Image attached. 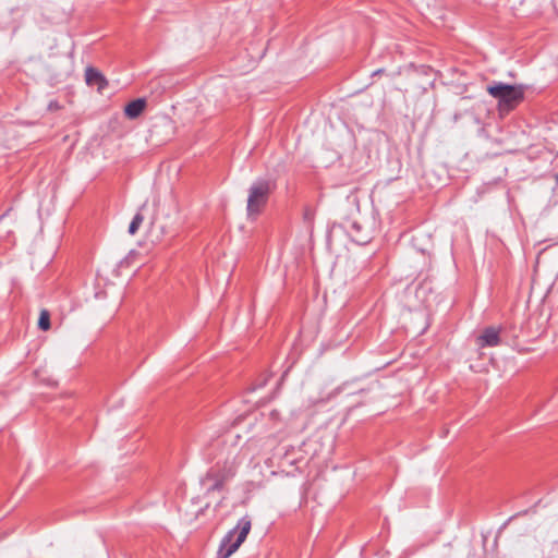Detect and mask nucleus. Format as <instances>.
<instances>
[{"instance_id": "nucleus-11", "label": "nucleus", "mask_w": 558, "mask_h": 558, "mask_svg": "<svg viewBox=\"0 0 558 558\" xmlns=\"http://www.w3.org/2000/svg\"><path fill=\"white\" fill-rule=\"evenodd\" d=\"M315 211L312 207L306 206L303 210V220L307 225L308 228H313Z\"/></svg>"}, {"instance_id": "nucleus-14", "label": "nucleus", "mask_w": 558, "mask_h": 558, "mask_svg": "<svg viewBox=\"0 0 558 558\" xmlns=\"http://www.w3.org/2000/svg\"><path fill=\"white\" fill-rule=\"evenodd\" d=\"M526 513H527V510H524V511H522V512L517 513V514H515V517H518V515H523V514H526Z\"/></svg>"}, {"instance_id": "nucleus-9", "label": "nucleus", "mask_w": 558, "mask_h": 558, "mask_svg": "<svg viewBox=\"0 0 558 558\" xmlns=\"http://www.w3.org/2000/svg\"><path fill=\"white\" fill-rule=\"evenodd\" d=\"M143 220H144L143 215L141 213H137L133 217V219L129 226V233L132 235L135 234L137 232L138 228L141 227Z\"/></svg>"}, {"instance_id": "nucleus-13", "label": "nucleus", "mask_w": 558, "mask_h": 558, "mask_svg": "<svg viewBox=\"0 0 558 558\" xmlns=\"http://www.w3.org/2000/svg\"><path fill=\"white\" fill-rule=\"evenodd\" d=\"M384 73V69H378L372 73V76L380 75Z\"/></svg>"}, {"instance_id": "nucleus-6", "label": "nucleus", "mask_w": 558, "mask_h": 558, "mask_svg": "<svg viewBox=\"0 0 558 558\" xmlns=\"http://www.w3.org/2000/svg\"><path fill=\"white\" fill-rule=\"evenodd\" d=\"M500 342V328L495 326L485 327L482 333L476 338L478 348H493L499 345Z\"/></svg>"}, {"instance_id": "nucleus-3", "label": "nucleus", "mask_w": 558, "mask_h": 558, "mask_svg": "<svg viewBox=\"0 0 558 558\" xmlns=\"http://www.w3.org/2000/svg\"><path fill=\"white\" fill-rule=\"evenodd\" d=\"M252 527V521L248 515H244L238 524L230 530L221 539L217 558H229L242 543L246 539Z\"/></svg>"}, {"instance_id": "nucleus-8", "label": "nucleus", "mask_w": 558, "mask_h": 558, "mask_svg": "<svg viewBox=\"0 0 558 558\" xmlns=\"http://www.w3.org/2000/svg\"><path fill=\"white\" fill-rule=\"evenodd\" d=\"M146 108V100L144 98H137L130 101L125 108L124 113L129 119H136L142 114Z\"/></svg>"}, {"instance_id": "nucleus-10", "label": "nucleus", "mask_w": 558, "mask_h": 558, "mask_svg": "<svg viewBox=\"0 0 558 558\" xmlns=\"http://www.w3.org/2000/svg\"><path fill=\"white\" fill-rule=\"evenodd\" d=\"M38 327L41 330H48L50 328V315L48 311L44 310L40 313L39 319H38Z\"/></svg>"}, {"instance_id": "nucleus-5", "label": "nucleus", "mask_w": 558, "mask_h": 558, "mask_svg": "<svg viewBox=\"0 0 558 558\" xmlns=\"http://www.w3.org/2000/svg\"><path fill=\"white\" fill-rule=\"evenodd\" d=\"M345 229L352 241L359 245H365L372 240V230L356 219L347 221Z\"/></svg>"}, {"instance_id": "nucleus-2", "label": "nucleus", "mask_w": 558, "mask_h": 558, "mask_svg": "<svg viewBox=\"0 0 558 558\" xmlns=\"http://www.w3.org/2000/svg\"><path fill=\"white\" fill-rule=\"evenodd\" d=\"M522 85H510L502 82H493L487 86V93L497 99L500 113H509L524 99Z\"/></svg>"}, {"instance_id": "nucleus-12", "label": "nucleus", "mask_w": 558, "mask_h": 558, "mask_svg": "<svg viewBox=\"0 0 558 558\" xmlns=\"http://www.w3.org/2000/svg\"><path fill=\"white\" fill-rule=\"evenodd\" d=\"M48 108L49 110H53V109H58L59 108V104L58 101H50L49 105H48Z\"/></svg>"}, {"instance_id": "nucleus-15", "label": "nucleus", "mask_w": 558, "mask_h": 558, "mask_svg": "<svg viewBox=\"0 0 558 558\" xmlns=\"http://www.w3.org/2000/svg\"><path fill=\"white\" fill-rule=\"evenodd\" d=\"M556 184L558 185V173L555 175Z\"/></svg>"}, {"instance_id": "nucleus-4", "label": "nucleus", "mask_w": 558, "mask_h": 558, "mask_svg": "<svg viewBox=\"0 0 558 558\" xmlns=\"http://www.w3.org/2000/svg\"><path fill=\"white\" fill-rule=\"evenodd\" d=\"M272 191L269 180L257 179L248 189L246 213L250 219H255L266 207Z\"/></svg>"}, {"instance_id": "nucleus-1", "label": "nucleus", "mask_w": 558, "mask_h": 558, "mask_svg": "<svg viewBox=\"0 0 558 558\" xmlns=\"http://www.w3.org/2000/svg\"><path fill=\"white\" fill-rule=\"evenodd\" d=\"M214 447L218 450V453L211 456V452L207 450L205 456L208 460L216 459V463L201 478V484L207 495L221 492L225 484L235 476L238 468L245 459L242 448L236 444H220L217 441Z\"/></svg>"}, {"instance_id": "nucleus-7", "label": "nucleus", "mask_w": 558, "mask_h": 558, "mask_svg": "<svg viewBox=\"0 0 558 558\" xmlns=\"http://www.w3.org/2000/svg\"><path fill=\"white\" fill-rule=\"evenodd\" d=\"M85 80L87 85L97 86V89L101 92L108 86L106 77L95 68L88 66L85 71Z\"/></svg>"}]
</instances>
